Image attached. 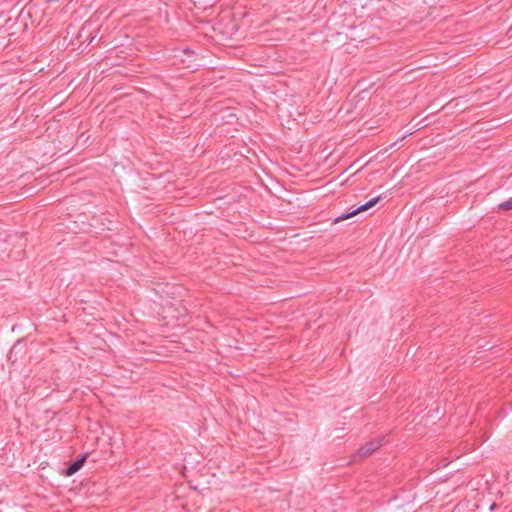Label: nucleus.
I'll use <instances>...</instances> for the list:
<instances>
[{"label":"nucleus","instance_id":"f257e3e1","mask_svg":"<svg viewBox=\"0 0 512 512\" xmlns=\"http://www.w3.org/2000/svg\"><path fill=\"white\" fill-rule=\"evenodd\" d=\"M381 199V196H377L371 200H369L368 202H366L365 204L359 206L358 208L354 209L353 211L351 212H348V213H344L340 216H338L335 220H334V223H338V222H341V221H344V220H347L355 215H357L358 213L360 212H364L370 208H372L374 205H376L379 200Z\"/></svg>","mask_w":512,"mask_h":512},{"label":"nucleus","instance_id":"f03ea898","mask_svg":"<svg viewBox=\"0 0 512 512\" xmlns=\"http://www.w3.org/2000/svg\"><path fill=\"white\" fill-rule=\"evenodd\" d=\"M382 441H383V438H377V439L371 440L369 442H366L359 448L358 454L360 456H368V455L372 454L373 452H375L377 449H379L381 447Z\"/></svg>","mask_w":512,"mask_h":512},{"label":"nucleus","instance_id":"7ed1b4c3","mask_svg":"<svg viewBox=\"0 0 512 512\" xmlns=\"http://www.w3.org/2000/svg\"><path fill=\"white\" fill-rule=\"evenodd\" d=\"M87 459V454H84L82 456H80L78 459H76L75 461H73L65 470V474L67 476H71L73 474H75L76 472H78L82 466L84 465L85 461Z\"/></svg>","mask_w":512,"mask_h":512},{"label":"nucleus","instance_id":"20e7f679","mask_svg":"<svg viewBox=\"0 0 512 512\" xmlns=\"http://www.w3.org/2000/svg\"><path fill=\"white\" fill-rule=\"evenodd\" d=\"M182 54H183V56L185 58H182L181 62L186 64L187 68H193V67L196 66V64H194V61H195V59H194V56H195L194 51H192L191 49L186 48V49H184L182 51Z\"/></svg>","mask_w":512,"mask_h":512},{"label":"nucleus","instance_id":"39448f33","mask_svg":"<svg viewBox=\"0 0 512 512\" xmlns=\"http://www.w3.org/2000/svg\"><path fill=\"white\" fill-rule=\"evenodd\" d=\"M499 210L503 211H509L512 210V197L509 198L507 201H504L498 205Z\"/></svg>","mask_w":512,"mask_h":512}]
</instances>
